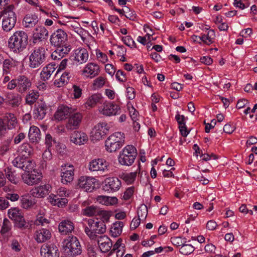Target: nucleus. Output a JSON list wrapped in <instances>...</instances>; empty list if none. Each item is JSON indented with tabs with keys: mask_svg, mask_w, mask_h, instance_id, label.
Masks as SVG:
<instances>
[{
	"mask_svg": "<svg viewBox=\"0 0 257 257\" xmlns=\"http://www.w3.org/2000/svg\"><path fill=\"white\" fill-rule=\"evenodd\" d=\"M28 43V34L23 31L16 32L9 40L10 48L16 53L22 52L26 48Z\"/></svg>",
	"mask_w": 257,
	"mask_h": 257,
	"instance_id": "1",
	"label": "nucleus"
},
{
	"mask_svg": "<svg viewBox=\"0 0 257 257\" xmlns=\"http://www.w3.org/2000/svg\"><path fill=\"white\" fill-rule=\"evenodd\" d=\"M14 6L10 5L1 12L0 18L3 16L2 28L6 32L10 31L15 26L17 17L14 12Z\"/></svg>",
	"mask_w": 257,
	"mask_h": 257,
	"instance_id": "2",
	"label": "nucleus"
},
{
	"mask_svg": "<svg viewBox=\"0 0 257 257\" xmlns=\"http://www.w3.org/2000/svg\"><path fill=\"white\" fill-rule=\"evenodd\" d=\"M63 248L65 253L74 257L80 255L82 248L77 238L74 236H69L64 240Z\"/></svg>",
	"mask_w": 257,
	"mask_h": 257,
	"instance_id": "3",
	"label": "nucleus"
},
{
	"mask_svg": "<svg viewBox=\"0 0 257 257\" xmlns=\"http://www.w3.org/2000/svg\"><path fill=\"white\" fill-rule=\"evenodd\" d=\"M88 226L85 228V232L91 239L96 238V234H102L106 231V226L103 221H95L89 219L87 221Z\"/></svg>",
	"mask_w": 257,
	"mask_h": 257,
	"instance_id": "4",
	"label": "nucleus"
},
{
	"mask_svg": "<svg viewBox=\"0 0 257 257\" xmlns=\"http://www.w3.org/2000/svg\"><path fill=\"white\" fill-rule=\"evenodd\" d=\"M124 142V134L120 132H116L110 136L105 141L106 149L109 152H114L122 147Z\"/></svg>",
	"mask_w": 257,
	"mask_h": 257,
	"instance_id": "5",
	"label": "nucleus"
},
{
	"mask_svg": "<svg viewBox=\"0 0 257 257\" xmlns=\"http://www.w3.org/2000/svg\"><path fill=\"white\" fill-rule=\"evenodd\" d=\"M138 155L136 148L133 145H127L119 154L118 160L122 165L131 166L134 162Z\"/></svg>",
	"mask_w": 257,
	"mask_h": 257,
	"instance_id": "6",
	"label": "nucleus"
},
{
	"mask_svg": "<svg viewBox=\"0 0 257 257\" xmlns=\"http://www.w3.org/2000/svg\"><path fill=\"white\" fill-rule=\"evenodd\" d=\"M46 50L43 47L35 48L29 57V66L37 68L43 65L46 59Z\"/></svg>",
	"mask_w": 257,
	"mask_h": 257,
	"instance_id": "7",
	"label": "nucleus"
},
{
	"mask_svg": "<svg viewBox=\"0 0 257 257\" xmlns=\"http://www.w3.org/2000/svg\"><path fill=\"white\" fill-rule=\"evenodd\" d=\"M9 218L14 220L16 227L20 229L29 228V224L26 222L21 210L18 208H12L8 210Z\"/></svg>",
	"mask_w": 257,
	"mask_h": 257,
	"instance_id": "8",
	"label": "nucleus"
},
{
	"mask_svg": "<svg viewBox=\"0 0 257 257\" xmlns=\"http://www.w3.org/2000/svg\"><path fill=\"white\" fill-rule=\"evenodd\" d=\"M67 41V34L62 29H58L50 36V42L55 47L63 46Z\"/></svg>",
	"mask_w": 257,
	"mask_h": 257,
	"instance_id": "9",
	"label": "nucleus"
},
{
	"mask_svg": "<svg viewBox=\"0 0 257 257\" xmlns=\"http://www.w3.org/2000/svg\"><path fill=\"white\" fill-rule=\"evenodd\" d=\"M13 165L24 170L25 172L34 170L35 162L29 157H17L13 161Z\"/></svg>",
	"mask_w": 257,
	"mask_h": 257,
	"instance_id": "10",
	"label": "nucleus"
},
{
	"mask_svg": "<svg viewBox=\"0 0 257 257\" xmlns=\"http://www.w3.org/2000/svg\"><path fill=\"white\" fill-rule=\"evenodd\" d=\"M96 180L93 177L81 176L78 181L77 185L86 192H92L95 188Z\"/></svg>",
	"mask_w": 257,
	"mask_h": 257,
	"instance_id": "11",
	"label": "nucleus"
},
{
	"mask_svg": "<svg viewBox=\"0 0 257 257\" xmlns=\"http://www.w3.org/2000/svg\"><path fill=\"white\" fill-rule=\"evenodd\" d=\"M22 177L25 183L29 185H33L39 183L42 178L41 174L36 172L35 170L25 172Z\"/></svg>",
	"mask_w": 257,
	"mask_h": 257,
	"instance_id": "12",
	"label": "nucleus"
},
{
	"mask_svg": "<svg viewBox=\"0 0 257 257\" xmlns=\"http://www.w3.org/2000/svg\"><path fill=\"white\" fill-rule=\"evenodd\" d=\"M83 211V214L86 216H92L102 215L103 218L106 221H108L109 218L108 212L101 210L99 207L94 205L86 207Z\"/></svg>",
	"mask_w": 257,
	"mask_h": 257,
	"instance_id": "13",
	"label": "nucleus"
},
{
	"mask_svg": "<svg viewBox=\"0 0 257 257\" xmlns=\"http://www.w3.org/2000/svg\"><path fill=\"white\" fill-rule=\"evenodd\" d=\"M40 252L43 257H59V251L58 247L54 244H43Z\"/></svg>",
	"mask_w": 257,
	"mask_h": 257,
	"instance_id": "14",
	"label": "nucleus"
},
{
	"mask_svg": "<svg viewBox=\"0 0 257 257\" xmlns=\"http://www.w3.org/2000/svg\"><path fill=\"white\" fill-rule=\"evenodd\" d=\"M109 164L102 159H94L89 162V169L91 171H105L108 170Z\"/></svg>",
	"mask_w": 257,
	"mask_h": 257,
	"instance_id": "15",
	"label": "nucleus"
},
{
	"mask_svg": "<svg viewBox=\"0 0 257 257\" xmlns=\"http://www.w3.org/2000/svg\"><path fill=\"white\" fill-rule=\"evenodd\" d=\"M109 128L105 122H99L94 127L91 133L92 136L95 140H98L107 134Z\"/></svg>",
	"mask_w": 257,
	"mask_h": 257,
	"instance_id": "16",
	"label": "nucleus"
},
{
	"mask_svg": "<svg viewBox=\"0 0 257 257\" xmlns=\"http://www.w3.org/2000/svg\"><path fill=\"white\" fill-rule=\"evenodd\" d=\"M49 35L48 31L44 27H38L33 32L32 40L34 44H38L47 39Z\"/></svg>",
	"mask_w": 257,
	"mask_h": 257,
	"instance_id": "17",
	"label": "nucleus"
},
{
	"mask_svg": "<svg viewBox=\"0 0 257 257\" xmlns=\"http://www.w3.org/2000/svg\"><path fill=\"white\" fill-rule=\"evenodd\" d=\"M82 119V115L80 113L71 114L66 125L67 130H73L79 127Z\"/></svg>",
	"mask_w": 257,
	"mask_h": 257,
	"instance_id": "18",
	"label": "nucleus"
},
{
	"mask_svg": "<svg viewBox=\"0 0 257 257\" xmlns=\"http://www.w3.org/2000/svg\"><path fill=\"white\" fill-rule=\"evenodd\" d=\"M18 91L23 93L29 90L32 85L31 80L25 75H21L17 78Z\"/></svg>",
	"mask_w": 257,
	"mask_h": 257,
	"instance_id": "19",
	"label": "nucleus"
},
{
	"mask_svg": "<svg viewBox=\"0 0 257 257\" xmlns=\"http://www.w3.org/2000/svg\"><path fill=\"white\" fill-rule=\"evenodd\" d=\"M61 182L63 184H67L72 182L74 179V168L73 166H62Z\"/></svg>",
	"mask_w": 257,
	"mask_h": 257,
	"instance_id": "20",
	"label": "nucleus"
},
{
	"mask_svg": "<svg viewBox=\"0 0 257 257\" xmlns=\"http://www.w3.org/2000/svg\"><path fill=\"white\" fill-rule=\"evenodd\" d=\"M104 183L106 189L111 192L118 191L121 186L120 181L116 177L107 178L104 180Z\"/></svg>",
	"mask_w": 257,
	"mask_h": 257,
	"instance_id": "21",
	"label": "nucleus"
},
{
	"mask_svg": "<svg viewBox=\"0 0 257 257\" xmlns=\"http://www.w3.org/2000/svg\"><path fill=\"white\" fill-rule=\"evenodd\" d=\"M50 188L49 185H41L33 188L30 193L34 197L43 198L49 193Z\"/></svg>",
	"mask_w": 257,
	"mask_h": 257,
	"instance_id": "22",
	"label": "nucleus"
},
{
	"mask_svg": "<svg viewBox=\"0 0 257 257\" xmlns=\"http://www.w3.org/2000/svg\"><path fill=\"white\" fill-rule=\"evenodd\" d=\"M120 110L119 106L112 102H107L103 104V107L100 112L104 115L110 116L116 115Z\"/></svg>",
	"mask_w": 257,
	"mask_h": 257,
	"instance_id": "23",
	"label": "nucleus"
},
{
	"mask_svg": "<svg viewBox=\"0 0 257 257\" xmlns=\"http://www.w3.org/2000/svg\"><path fill=\"white\" fill-rule=\"evenodd\" d=\"M88 140L87 136L84 133L75 131L70 136V141L76 145H83Z\"/></svg>",
	"mask_w": 257,
	"mask_h": 257,
	"instance_id": "24",
	"label": "nucleus"
},
{
	"mask_svg": "<svg viewBox=\"0 0 257 257\" xmlns=\"http://www.w3.org/2000/svg\"><path fill=\"white\" fill-rule=\"evenodd\" d=\"M73 111L72 108L65 105H61L58 108V110L55 114L56 119L61 120L65 119L67 116H70Z\"/></svg>",
	"mask_w": 257,
	"mask_h": 257,
	"instance_id": "25",
	"label": "nucleus"
},
{
	"mask_svg": "<svg viewBox=\"0 0 257 257\" xmlns=\"http://www.w3.org/2000/svg\"><path fill=\"white\" fill-rule=\"evenodd\" d=\"M58 228L62 234L66 235L74 230V225L71 221L65 220L60 223Z\"/></svg>",
	"mask_w": 257,
	"mask_h": 257,
	"instance_id": "26",
	"label": "nucleus"
},
{
	"mask_svg": "<svg viewBox=\"0 0 257 257\" xmlns=\"http://www.w3.org/2000/svg\"><path fill=\"white\" fill-rule=\"evenodd\" d=\"M99 67L96 64L90 63L88 64L83 71L87 77L93 78L99 74Z\"/></svg>",
	"mask_w": 257,
	"mask_h": 257,
	"instance_id": "27",
	"label": "nucleus"
},
{
	"mask_svg": "<svg viewBox=\"0 0 257 257\" xmlns=\"http://www.w3.org/2000/svg\"><path fill=\"white\" fill-rule=\"evenodd\" d=\"M47 110V106L44 102H38L34 110V117L38 119H42L46 114Z\"/></svg>",
	"mask_w": 257,
	"mask_h": 257,
	"instance_id": "28",
	"label": "nucleus"
},
{
	"mask_svg": "<svg viewBox=\"0 0 257 257\" xmlns=\"http://www.w3.org/2000/svg\"><path fill=\"white\" fill-rule=\"evenodd\" d=\"M33 147L28 143H24L19 147L18 152L19 157H29L33 154Z\"/></svg>",
	"mask_w": 257,
	"mask_h": 257,
	"instance_id": "29",
	"label": "nucleus"
},
{
	"mask_svg": "<svg viewBox=\"0 0 257 257\" xmlns=\"http://www.w3.org/2000/svg\"><path fill=\"white\" fill-rule=\"evenodd\" d=\"M39 22L38 16L35 14H28L23 20V25L26 28H32Z\"/></svg>",
	"mask_w": 257,
	"mask_h": 257,
	"instance_id": "30",
	"label": "nucleus"
},
{
	"mask_svg": "<svg viewBox=\"0 0 257 257\" xmlns=\"http://www.w3.org/2000/svg\"><path fill=\"white\" fill-rule=\"evenodd\" d=\"M57 67L55 64L51 63L48 64L43 68L40 74L41 78L44 81L48 80Z\"/></svg>",
	"mask_w": 257,
	"mask_h": 257,
	"instance_id": "31",
	"label": "nucleus"
},
{
	"mask_svg": "<svg viewBox=\"0 0 257 257\" xmlns=\"http://www.w3.org/2000/svg\"><path fill=\"white\" fill-rule=\"evenodd\" d=\"M41 132L39 128L35 126L30 128L29 138L32 143H38L41 139Z\"/></svg>",
	"mask_w": 257,
	"mask_h": 257,
	"instance_id": "32",
	"label": "nucleus"
},
{
	"mask_svg": "<svg viewBox=\"0 0 257 257\" xmlns=\"http://www.w3.org/2000/svg\"><path fill=\"white\" fill-rule=\"evenodd\" d=\"M51 234L50 231L46 229H41L36 232V240L38 242H43L50 239Z\"/></svg>",
	"mask_w": 257,
	"mask_h": 257,
	"instance_id": "33",
	"label": "nucleus"
},
{
	"mask_svg": "<svg viewBox=\"0 0 257 257\" xmlns=\"http://www.w3.org/2000/svg\"><path fill=\"white\" fill-rule=\"evenodd\" d=\"M75 59L82 64L85 63L88 58V53L85 49H77L75 51Z\"/></svg>",
	"mask_w": 257,
	"mask_h": 257,
	"instance_id": "34",
	"label": "nucleus"
},
{
	"mask_svg": "<svg viewBox=\"0 0 257 257\" xmlns=\"http://www.w3.org/2000/svg\"><path fill=\"white\" fill-rule=\"evenodd\" d=\"M60 195L51 194L49 196L50 202L54 205H57L58 207H63L67 203L68 200L65 198H60Z\"/></svg>",
	"mask_w": 257,
	"mask_h": 257,
	"instance_id": "35",
	"label": "nucleus"
},
{
	"mask_svg": "<svg viewBox=\"0 0 257 257\" xmlns=\"http://www.w3.org/2000/svg\"><path fill=\"white\" fill-rule=\"evenodd\" d=\"M7 103L12 107L18 106L21 102V97L18 94H9L6 97Z\"/></svg>",
	"mask_w": 257,
	"mask_h": 257,
	"instance_id": "36",
	"label": "nucleus"
},
{
	"mask_svg": "<svg viewBox=\"0 0 257 257\" xmlns=\"http://www.w3.org/2000/svg\"><path fill=\"white\" fill-rule=\"evenodd\" d=\"M97 201L105 205H114L117 202V199L114 197L99 196L97 198Z\"/></svg>",
	"mask_w": 257,
	"mask_h": 257,
	"instance_id": "37",
	"label": "nucleus"
},
{
	"mask_svg": "<svg viewBox=\"0 0 257 257\" xmlns=\"http://www.w3.org/2000/svg\"><path fill=\"white\" fill-rule=\"evenodd\" d=\"M22 206L25 209L33 207L35 204V199L27 195L22 196L21 199Z\"/></svg>",
	"mask_w": 257,
	"mask_h": 257,
	"instance_id": "38",
	"label": "nucleus"
},
{
	"mask_svg": "<svg viewBox=\"0 0 257 257\" xmlns=\"http://www.w3.org/2000/svg\"><path fill=\"white\" fill-rule=\"evenodd\" d=\"M123 226V223L121 221H116L114 223L110 229L111 235L113 237L119 236L121 233Z\"/></svg>",
	"mask_w": 257,
	"mask_h": 257,
	"instance_id": "39",
	"label": "nucleus"
},
{
	"mask_svg": "<svg viewBox=\"0 0 257 257\" xmlns=\"http://www.w3.org/2000/svg\"><path fill=\"white\" fill-rule=\"evenodd\" d=\"M4 120L8 123L9 128L15 127L17 124V119L15 115L11 113H7L4 116Z\"/></svg>",
	"mask_w": 257,
	"mask_h": 257,
	"instance_id": "40",
	"label": "nucleus"
},
{
	"mask_svg": "<svg viewBox=\"0 0 257 257\" xmlns=\"http://www.w3.org/2000/svg\"><path fill=\"white\" fill-rule=\"evenodd\" d=\"M39 94L38 92L32 90L26 95V101L29 105L33 104L38 99Z\"/></svg>",
	"mask_w": 257,
	"mask_h": 257,
	"instance_id": "41",
	"label": "nucleus"
},
{
	"mask_svg": "<svg viewBox=\"0 0 257 257\" xmlns=\"http://www.w3.org/2000/svg\"><path fill=\"white\" fill-rule=\"evenodd\" d=\"M101 98L102 96L100 94H93L87 100L86 104L90 107H93L100 101Z\"/></svg>",
	"mask_w": 257,
	"mask_h": 257,
	"instance_id": "42",
	"label": "nucleus"
},
{
	"mask_svg": "<svg viewBox=\"0 0 257 257\" xmlns=\"http://www.w3.org/2000/svg\"><path fill=\"white\" fill-rule=\"evenodd\" d=\"M136 176L137 172H132L128 174L123 173L120 177L127 184H131L134 182Z\"/></svg>",
	"mask_w": 257,
	"mask_h": 257,
	"instance_id": "43",
	"label": "nucleus"
},
{
	"mask_svg": "<svg viewBox=\"0 0 257 257\" xmlns=\"http://www.w3.org/2000/svg\"><path fill=\"white\" fill-rule=\"evenodd\" d=\"M12 227L11 222L7 218H5L3 221V226L1 230L2 234H5L11 230Z\"/></svg>",
	"mask_w": 257,
	"mask_h": 257,
	"instance_id": "44",
	"label": "nucleus"
},
{
	"mask_svg": "<svg viewBox=\"0 0 257 257\" xmlns=\"http://www.w3.org/2000/svg\"><path fill=\"white\" fill-rule=\"evenodd\" d=\"M194 250V247L191 244H184L179 249L180 252L184 255H188Z\"/></svg>",
	"mask_w": 257,
	"mask_h": 257,
	"instance_id": "45",
	"label": "nucleus"
},
{
	"mask_svg": "<svg viewBox=\"0 0 257 257\" xmlns=\"http://www.w3.org/2000/svg\"><path fill=\"white\" fill-rule=\"evenodd\" d=\"M6 176L8 179L12 183L17 184L18 182V179L14 173L9 168L7 170H5Z\"/></svg>",
	"mask_w": 257,
	"mask_h": 257,
	"instance_id": "46",
	"label": "nucleus"
},
{
	"mask_svg": "<svg viewBox=\"0 0 257 257\" xmlns=\"http://www.w3.org/2000/svg\"><path fill=\"white\" fill-rule=\"evenodd\" d=\"M148 214V209L145 205H142L138 210V216L139 218L141 217L146 219Z\"/></svg>",
	"mask_w": 257,
	"mask_h": 257,
	"instance_id": "47",
	"label": "nucleus"
},
{
	"mask_svg": "<svg viewBox=\"0 0 257 257\" xmlns=\"http://www.w3.org/2000/svg\"><path fill=\"white\" fill-rule=\"evenodd\" d=\"M112 246V243L111 239L109 240L108 241H106L105 243L102 245H100L99 248L100 250L103 252H107L110 250Z\"/></svg>",
	"mask_w": 257,
	"mask_h": 257,
	"instance_id": "48",
	"label": "nucleus"
},
{
	"mask_svg": "<svg viewBox=\"0 0 257 257\" xmlns=\"http://www.w3.org/2000/svg\"><path fill=\"white\" fill-rule=\"evenodd\" d=\"M105 82V79L102 76H100L94 81L93 85L96 87L100 88L104 85Z\"/></svg>",
	"mask_w": 257,
	"mask_h": 257,
	"instance_id": "49",
	"label": "nucleus"
},
{
	"mask_svg": "<svg viewBox=\"0 0 257 257\" xmlns=\"http://www.w3.org/2000/svg\"><path fill=\"white\" fill-rule=\"evenodd\" d=\"M9 205V202L6 196L0 197V210H5L8 208Z\"/></svg>",
	"mask_w": 257,
	"mask_h": 257,
	"instance_id": "50",
	"label": "nucleus"
},
{
	"mask_svg": "<svg viewBox=\"0 0 257 257\" xmlns=\"http://www.w3.org/2000/svg\"><path fill=\"white\" fill-rule=\"evenodd\" d=\"M71 49V48L70 46L69 45H67L65 43L63 46H61V47H57V50H58L60 53L64 55L65 54H68Z\"/></svg>",
	"mask_w": 257,
	"mask_h": 257,
	"instance_id": "51",
	"label": "nucleus"
},
{
	"mask_svg": "<svg viewBox=\"0 0 257 257\" xmlns=\"http://www.w3.org/2000/svg\"><path fill=\"white\" fill-rule=\"evenodd\" d=\"M122 40L124 43L129 47H135L136 44L133 39L129 36L123 37Z\"/></svg>",
	"mask_w": 257,
	"mask_h": 257,
	"instance_id": "52",
	"label": "nucleus"
},
{
	"mask_svg": "<svg viewBox=\"0 0 257 257\" xmlns=\"http://www.w3.org/2000/svg\"><path fill=\"white\" fill-rule=\"evenodd\" d=\"M206 35L208 41L207 45H209L213 42V40L215 37V32L213 30H210Z\"/></svg>",
	"mask_w": 257,
	"mask_h": 257,
	"instance_id": "53",
	"label": "nucleus"
},
{
	"mask_svg": "<svg viewBox=\"0 0 257 257\" xmlns=\"http://www.w3.org/2000/svg\"><path fill=\"white\" fill-rule=\"evenodd\" d=\"M171 239L172 243L177 246H182L184 244L181 237H172Z\"/></svg>",
	"mask_w": 257,
	"mask_h": 257,
	"instance_id": "54",
	"label": "nucleus"
},
{
	"mask_svg": "<svg viewBox=\"0 0 257 257\" xmlns=\"http://www.w3.org/2000/svg\"><path fill=\"white\" fill-rule=\"evenodd\" d=\"M5 196L8 200H10L11 201H15L19 199V195L12 192L7 193Z\"/></svg>",
	"mask_w": 257,
	"mask_h": 257,
	"instance_id": "55",
	"label": "nucleus"
},
{
	"mask_svg": "<svg viewBox=\"0 0 257 257\" xmlns=\"http://www.w3.org/2000/svg\"><path fill=\"white\" fill-rule=\"evenodd\" d=\"M134 192V187H130L126 190L124 192L123 198L124 200L129 199L133 195Z\"/></svg>",
	"mask_w": 257,
	"mask_h": 257,
	"instance_id": "56",
	"label": "nucleus"
},
{
	"mask_svg": "<svg viewBox=\"0 0 257 257\" xmlns=\"http://www.w3.org/2000/svg\"><path fill=\"white\" fill-rule=\"evenodd\" d=\"M73 94L75 98H79L82 94V89L79 86L74 85L73 86Z\"/></svg>",
	"mask_w": 257,
	"mask_h": 257,
	"instance_id": "57",
	"label": "nucleus"
},
{
	"mask_svg": "<svg viewBox=\"0 0 257 257\" xmlns=\"http://www.w3.org/2000/svg\"><path fill=\"white\" fill-rule=\"evenodd\" d=\"M175 118L179 124V126H181V128H183V126L184 125V124H185V116L183 115L177 114L175 116Z\"/></svg>",
	"mask_w": 257,
	"mask_h": 257,
	"instance_id": "58",
	"label": "nucleus"
},
{
	"mask_svg": "<svg viewBox=\"0 0 257 257\" xmlns=\"http://www.w3.org/2000/svg\"><path fill=\"white\" fill-rule=\"evenodd\" d=\"M116 78L118 80L121 82H125L126 80L125 74L122 70H119L117 71L116 74Z\"/></svg>",
	"mask_w": 257,
	"mask_h": 257,
	"instance_id": "59",
	"label": "nucleus"
},
{
	"mask_svg": "<svg viewBox=\"0 0 257 257\" xmlns=\"http://www.w3.org/2000/svg\"><path fill=\"white\" fill-rule=\"evenodd\" d=\"M248 103V101L246 99H240L238 100L236 107L238 109H241L245 107Z\"/></svg>",
	"mask_w": 257,
	"mask_h": 257,
	"instance_id": "60",
	"label": "nucleus"
},
{
	"mask_svg": "<svg viewBox=\"0 0 257 257\" xmlns=\"http://www.w3.org/2000/svg\"><path fill=\"white\" fill-rule=\"evenodd\" d=\"M13 62L10 59H6L3 62L4 70L7 72L8 70L12 67Z\"/></svg>",
	"mask_w": 257,
	"mask_h": 257,
	"instance_id": "61",
	"label": "nucleus"
},
{
	"mask_svg": "<svg viewBox=\"0 0 257 257\" xmlns=\"http://www.w3.org/2000/svg\"><path fill=\"white\" fill-rule=\"evenodd\" d=\"M105 68L106 72L108 74L111 76H113L114 75L115 70L112 65L110 64H107L105 65Z\"/></svg>",
	"mask_w": 257,
	"mask_h": 257,
	"instance_id": "62",
	"label": "nucleus"
},
{
	"mask_svg": "<svg viewBox=\"0 0 257 257\" xmlns=\"http://www.w3.org/2000/svg\"><path fill=\"white\" fill-rule=\"evenodd\" d=\"M216 222L213 220L208 221L206 224V228L209 230H214L216 228Z\"/></svg>",
	"mask_w": 257,
	"mask_h": 257,
	"instance_id": "63",
	"label": "nucleus"
},
{
	"mask_svg": "<svg viewBox=\"0 0 257 257\" xmlns=\"http://www.w3.org/2000/svg\"><path fill=\"white\" fill-rule=\"evenodd\" d=\"M64 55L60 53V52L57 49L54 51L51 55V57L54 60H60L64 57Z\"/></svg>",
	"mask_w": 257,
	"mask_h": 257,
	"instance_id": "64",
	"label": "nucleus"
}]
</instances>
